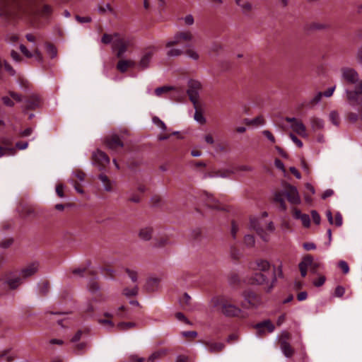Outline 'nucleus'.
I'll use <instances>...</instances> for the list:
<instances>
[{"instance_id":"obj_32","label":"nucleus","mask_w":362,"mask_h":362,"mask_svg":"<svg viewBox=\"0 0 362 362\" xmlns=\"http://www.w3.org/2000/svg\"><path fill=\"white\" fill-rule=\"evenodd\" d=\"M23 279L19 275L13 278H9L6 281V283L11 289H15L23 283Z\"/></svg>"},{"instance_id":"obj_3","label":"nucleus","mask_w":362,"mask_h":362,"mask_svg":"<svg viewBox=\"0 0 362 362\" xmlns=\"http://www.w3.org/2000/svg\"><path fill=\"white\" fill-rule=\"evenodd\" d=\"M214 307L226 317H238L242 312L241 309L232 303L225 296L216 297L212 299Z\"/></svg>"},{"instance_id":"obj_11","label":"nucleus","mask_w":362,"mask_h":362,"mask_svg":"<svg viewBox=\"0 0 362 362\" xmlns=\"http://www.w3.org/2000/svg\"><path fill=\"white\" fill-rule=\"evenodd\" d=\"M93 164L98 166L100 170L105 169L110 163V158L107 155L100 150H97L93 153Z\"/></svg>"},{"instance_id":"obj_58","label":"nucleus","mask_w":362,"mask_h":362,"mask_svg":"<svg viewBox=\"0 0 362 362\" xmlns=\"http://www.w3.org/2000/svg\"><path fill=\"white\" fill-rule=\"evenodd\" d=\"M64 185L62 184H58L56 186V193L60 198L64 197Z\"/></svg>"},{"instance_id":"obj_52","label":"nucleus","mask_w":362,"mask_h":362,"mask_svg":"<svg viewBox=\"0 0 362 362\" xmlns=\"http://www.w3.org/2000/svg\"><path fill=\"white\" fill-rule=\"evenodd\" d=\"M300 220L301 221L303 225L305 228H308L310 225V218L308 214H303L300 216Z\"/></svg>"},{"instance_id":"obj_4","label":"nucleus","mask_w":362,"mask_h":362,"mask_svg":"<svg viewBox=\"0 0 362 362\" xmlns=\"http://www.w3.org/2000/svg\"><path fill=\"white\" fill-rule=\"evenodd\" d=\"M276 282V275L275 272L272 274L271 282L268 280L267 274L261 272H255L248 280V283L252 285H266L265 291L267 293L271 292Z\"/></svg>"},{"instance_id":"obj_62","label":"nucleus","mask_w":362,"mask_h":362,"mask_svg":"<svg viewBox=\"0 0 362 362\" xmlns=\"http://www.w3.org/2000/svg\"><path fill=\"white\" fill-rule=\"evenodd\" d=\"M344 293H345V289L344 287H342L341 286H338L336 287L335 291H334L335 296L341 297L344 296Z\"/></svg>"},{"instance_id":"obj_19","label":"nucleus","mask_w":362,"mask_h":362,"mask_svg":"<svg viewBox=\"0 0 362 362\" xmlns=\"http://www.w3.org/2000/svg\"><path fill=\"white\" fill-rule=\"evenodd\" d=\"M235 2L243 15L247 16L252 12L253 6L248 0H235Z\"/></svg>"},{"instance_id":"obj_12","label":"nucleus","mask_w":362,"mask_h":362,"mask_svg":"<svg viewBox=\"0 0 362 362\" xmlns=\"http://www.w3.org/2000/svg\"><path fill=\"white\" fill-rule=\"evenodd\" d=\"M201 88V83L197 81H191L189 82V88L187 93L190 101L196 107L199 99V90Z\"/></svg>"},{"instance_id":"obj_40","label":"nucleus","mask_w":362,"mask_h":362,"mask_svg":"<svg viewBox=\"0 0 362 362\" xmlns=\"http://www.w3.org/2000/svg\"><path fill=\"white\" fill-rule=\"evenodd\" d=\"M245 123L247 124L263 125L264 124V119L263 117L258 116L252 119H245Z\"/></svg>"},{"instance_id":"obj_46","label":"nucleus","mask_w":362,"mask_h":362,"mask_svg":"<svg viewBox=\"0 0 362 362\" xmlns=\"http://www.w3.org/2000/svg\"><path fill=\"white\" fill-rule=\"evenodd\" d=\"M152 121L155 125L160 128L163 131H165L167 129L165 124L158 117H153L152 118Z\"/></svg>"},{"instance_id":"obj_29","label":"nucleus","mask_w":362,"mask_h":362,"mask_svg":"<svg viewBox=\"0 0 362 362\" xmlns=\"http://www.w3.org/2000/svg\"><path fill=\"white\" fill-rule=\"evenodd\" d=\"M304 257H308L310 260V264L308 266V268L310 269V271L313 274H317L318 270L322 267V264L317 261H314V259L313 256L310 255H308L305 256Z\"/></svg>"},{"instance_id":"obj_20","label":"nucleus","mask_w":362,"mask_h":362,"mask_svg":"<svg viewBox=\"0 0 362 362\" xmlns=\"http://www.w3.org/2000/svg\"><path fill=\"white\" fill-rule=\"evenodd\" d=\"M279 344L282 353L286 358H291L293 356L295 350L288 341L284 339H279Z\"/></svg>"},{"instance_id":"obj_2","label":"nucleus","mask_w":362,"mask_h":362,"mask_svg":"<svg viewBox=\"0 0 362 362\" xmlns=\"http://www.w3.org/2000/svg\"><path fill=\"white\" fill-rule=\"evenodd\" d=\"M274 196V202L279 204L280 209L284 211L286 210L285 196L291 204H299L300 203V197L297 188L291 185H287L284 191L276 192Z\"/></svg>"},{"instance_id":"obj_45","label":"nucleus","mask_w":362,"mask_h":362,"mask_svg":"<svg viewBox=\"0 0 362 362\" xmlns=\"http://www.w3.org/2000/svg\"><path fill=\"white\" fill-rule=\"evenodd\" d=\"M16 153L14 148H8L0 146V157L5 155H13Z\"/></svg>"},{"instance_id":"obj_25","label":"nucleus","mask_w":362,"mask_h":362,"mask_svg":"<svg viewBox=\"0 0 362 362\" xmlns=\"http://www.w3.org/2000/svg\"><path fill=\"white\" fill-rule=\"evenodd\" d=\"M153 230L151 227H145L141 228L139 232V237L144 241L150 240L153 235Z\"/></svg>"},{"instance_id":"obj_50","label":"nucleus","mask_w":362,"mask_h":362,"mask_svg":"<svg viewBox=\"0 0 362 362\" xmlns=\"http://www.w3.org/2000/svg\"><path fill=\"white\" fill-rule=\"evenodd\" d=\"M338 267L342 270L344 274H346L349 272V264L344 260H340L338 262Z\"/></svg>"},{"instance_id":"obj_54","label":"nucleus","mask_w":362,"mask_h":362,"mask_svg":"<svg viewBox=\"0 0 362 362\" xmlns=\"http://www.w3.org/2000/svg\"><path fill=\"white\" fill-rule=\"evenodd\" d=\"M343 223V219L342 216L340 212H337L335 214V218L334 220V224H335L336 226L340 227Z\"/></svg>"},{"instance_id":"obj_18","label":"nucleus","mask_w":362,"mask_h":362,"mask_svg":"<svg viewBox=\"0 0 362 362\" xmlns=\"http://www.w3.org/2000/svg\"><path fill=\"white\" fill-rule=\"evenodd\" d=\"M41 100L37 95H32L28 100H25V105L23 106L24 110H35L40 107Z\"/></svg>"},{"instance_id":"obj_10","label":"nucleus","mask_w":362,"mask_h":362,"mask_svg":"<svg viewBox=\"0 0 362 362\" xmlns=\"http://www.w3.org/2000/svg\"><path fill=\"white\" fill-rule=\"evenodd\" d=\"M87 288L93 296H95L90 299L91 302L100 303L105 300V296L100 292V286L95 279L89 281Z\"/></svg>"},{"instance_id":"obj_55","label":"nucleus","mask_w":362,"mask_h":362,"mask_svg":"<svg viewBox=\"0 0 362 362\" xmlns=\"http://www.w3.org/2000/svg\"><path fill=\"white\" fill-rule=\"evenodd\" d=\"M13 238H6L0 243V247L4 249H6V248L9 247L13 244Z\"/></svg>"},{"instance_id":"obj_17","label":"nucleus","mask_w":362,"mask_h":362,"mask_svg":"<svg viewBox=\"0 0 362 362\" xmlns=\"http://www.w3.org/2000/svg\"><path fill=\"white\" fill-rule=\"evenodd\" d=\"M255 328L257 330L258 335L261 336L264 334V328H266L269 333L274 332V325L269 320H264L255 325Z\"/></svg>"},{"instance_id":"obj_47","label":"nucleus","mask_w":362,"mask_h":362,"mask_svg":"<svg viewBox=\"0 0 362 362\" xmlns=\"http://www.w3.org/2000/svg\"><path fill=\"white\" fill-rule=\"evenodd\" d=\"M244 243L245 245L248 247H252L255 245V240L253 235H246L244 238Z\"/></svg>"},{"instance_id":"obj_28","label":"nucleus","mask_w":362,"mask_h":362,"mask_svg":"<svg viewBox=\"0 0 362 362\" xmlns=\"http://www.w3.org/2000/svg\"><path fill=\"white\" fill-rule=\"evenodd\" d=\"M119 35L120 34L119 33H114L112 35L105 33L101 37V42L105 45H109L110 43L113 45L115 40L118 38Z\"/></svg>"},{"instance_id":"obj_61","label":"nucleus","mask_w":362,"mask_h":362,"mask_svg":"<svg viewBox=\"0 0 362 362\" xmlns=\"http://www.w3.org/2000/svg\"><path fill=\"white\" fill-rule=\"evenodd\" d=\"M126 308L123 305L120 306L116 312V315L121 318L127 317V313L124 312Z\"/></svg>"},{"instance_id":"obj_21","label":"nucleus","mask_w":362,"mask_h":362,"mask_svg":"<svg viewBox=\"0 0 362 362\" xmlns=\"http://www.w3.org/2000/svg\"><path fill=\"white\" fill-rule=\"evenodd\" d=\"M291 128L299 136L307 138L308 136L307 132H306V127L304 125V124L300 121L298 120L296 123H293L291 124Z\"/></svg>"},{"instance_id":"obj_1","label":"nucleus","mask_w":362,"mask_h":362,"mask_svg":"<svg viewBox=\"0 0 362 362\" xmlns=\"http://www.w3.org/2000/svg\"><path fill=\"white\" fill-rule=\"evenodd\" d=\"M18 11H22L33 18L37 16L47 18L52 14V8L45 4L42 9H39L35 0H28L25 5L22 4L21 0H0V16L6 18H13Z\"/></svg>"},{"instance_id":"obj_5","label":"nucleus","mask_w":362,"mask_h":362,"mask_svg":"<svg viewBox=\"0 0 362 362\" xmlns=\"http://www.w3.org/2000/svg\"><path fill=\"white\" fill-rule=\"evenodd\" d=\"M345 100L352 107L358 106L362 103V79L354 88L345 89Z\"/></svg>"},{"instance_id":"obj_59","label":"nucleus","mask_w":362,"mask_h":362,"mask_svg":"<svg viewBox=\"0 0 362 362\" xmlns=\"http://www.w3.org/2000/svg\"><path fill=\"white\" fill-rule=\"evenodd\" d=\"M311 215L314 223L317 225L320 223L321 218L320 214L315 210L311 211Z\"/></svg>"},{"instance_id":"obj_37","label":"nucleus","mask_w":362,"mask_h":362,"mask_svg":"<svg viewBox=\"0 0 362 362\" xmlns=\"http://www.w3.org/2000/svg\"><path fill=\"white\" fill-rule=\"evenodd\" d=\"M232 174H234V170H221L215 173L214 175H209L210 177H220L223 178L228 177Z\"/></svg>"},{"instance_id":"obj_34","label":"nucleus","mask_w":362,"mask_h":362,"mask_svg":"<svg viewBox=\"0 0 362 362\" xmlns=\"http://www.w3.org/2000/svg\"><path fill=\"white\" fill-rule=\"evenodd\" d=\"M98 178L103 184V187L105 191L111 192L112 190L111 182L106 175L102 173L99 175Z\"/></svg>"},{"instance_id":"obj_31","label":"nucleus","mask_w":362,"mask_h":362,"mask_svg":"<svg viewBox=\"0 0 362 362\" xmlns=\"http://www.w3.org/2000/svg\"><path fill=\"white\" fill-rule=\"evenodd\" d=\"M310 264V260L308 257H303L302 261L299 263L298 267L303 277H305L307 275V271Z\"/></svg>"},{"instance_id":"obj_16","label":"nucleus","mask_w":362,"mask_h":362,"mask_svg":"<svg viewBox=\"0 0 362 362\" xmlns=\"http://www.w3.org/2000/svg\"><path fill=\"white\" fill-rule=\"evenodd\" d=\"M245 301L252 307H257L262 303L261 297L253 291H246L243 294Z\"/></svg>"},{"instance_id":"obj_22","label":"nucleus","mask_w":362,"mask_h":362,"mask_svg":"<svg viewBox=\"0 0 362 362\" xmlns=\"http://www.w3.org/2000/svg\"><path fill=\"white\" fill-rule=\"evenodd\" d=\"M153 52L151 51L145 52L142 55V57L139 62V64H138L139 67L141 69H147L149 66V64H150V62L153 57Z\"/></svg>"},{"instance_id":"obj_30","label":"nucleus","mask_w":362,"mask_h":362,"mask_svg":"<svg viewBox=\"0 0 362 362\" xmlns=\"http://www.w3.org/2000/svg\"><path fill=\"white\" fill-rule=\"evenodd\" d=\"M256 268L253 267L254 269L259 270L260 272H267L270 269V264L268 261L264 259H259L255 262Z\"/></svg>"},{"instance_id":"obj_51","label":"nucleus","mask_w":362,"mask_h":362,"mask_svg":"<svg viewBox=\"0 0 362 362\" xmlns=\"http://www.w3.org/2000/svg\"><path fill=\"white\" fill-rule=\"evenodd\" d=\"M325 281L326 277L324 275H320L317 279L313 281V284L316 287H320L325 284Z\"/></svg>"},{"instance_id":"obj_6","label":"nucleus","mask_w":362,"mask_h":362,"mask_svg":"<svg viewBox=\"0 0 362 362\" xmlns=\"http://www.w3.org/2000/svg\"><path fill=\"white\" fill-rule=\"evenodd\" d=\"M187 47L185 51L179 48H170L168 52L167 56L169 57H175L182 55V54H186L189 58L197 61L199 59V53L194 49V48L191 47L189 46H186Z\"/></svg>"},{"instance_id":"obj_36","label":"nucleus","mask_w":362,"mask_h":362,"mask_svg":"<svg viewBox=\"0 0 362 362\" xmlns=\"http://www.w3.org/2000/svg\"><path fill=\"white\" fill-rule=\"evenodd\" d=\"M139 293V287L138 286H134L132 288H124L122 291L123 295L126 297H132L136 296Z\"/></svg>"},{"instance_id":"obj_49","label":"nucleus","mask_w":362,"mask_h":362,"mask_svg":"<svg viewBox=\"0 0 362 362\" xmlns=\"http://www.w3.org/2000/svg\"><path fill=\"white\" fill-rule=\"evenodd\" d=\"M126 273L128 274L129 277L133 282H136L138 279V274L137 272L132 270L130 269H125Z\"/></svg>"},{"instance_id":"obj_27","label":"nucleus","mask_w":362,"mask_h":362,"mask_svg":"<svg viewBox=\"0 0 362 362\" xmlns=\"http://www.w3.org/2000/svg\"><path fill=\"white\" fill-rule=\"evenodd\" d=\"M313 131L316 132L324 128V121L320 118L313 117L310 119Z\"/></svg>"},{"instance_id":"obj_41","label":"nucleus","mask_w":362,"mask_h":362,"mask_svg":"<svg viewBox=\"0 0 362 362\" xmlns=\"http://www.w3.org/2000/svg\"><path fill=\"white\" fill-rule=\"evenodd\" d=\"M207 196V205L213 209H220L218 204V201L212 196V195H208Z\"/></svg>"},{"instance_id":"obj_48","label":"nucleus","mask_w":362,"mask_h":362,"mask_svg":"<svg viewBox=\"0 0 362 362\" xmlns=\"http://www.w3.org/2000/svg\"><path fill=\"white\" fill-rule=\"evenodd\" d=\"M173 88L171 86H161L158 87L155 90V94L157 96H160L163 93H168L170 90H172Z\"/></svg>"},{"instance_id":"obj_15","label":"nucleus","mask_w":362,"mask_h":362,"mask_svg":"<svg viewBox=\"0 0 362 362\" xmlns=\"http://www.w3.org/2000/svg\"><path fill=\"white\" fill-rule=\"evenodd\" d=\"M264 224L262 219L257 218H250V228L254 229L264 240L267 241V239L263 228Z\"/></svg>"},{"instance_id":"obj_13","label":"nucleus","mask_w":362,"mask_h":362,"mask_svg":"<svg viewBox=\"0 0 362 362\" xmlns=\"http://www.w3.org/2000/svg\"><path fill=\"white\" fill-rule=\"evenodd\" d=\"M105 143L107 147L114 151H117L119 148L124 146L120 137L117 134H112L105 138Z\"/></svg>"},{"instance_id":"obj_53","label":"nucleus","mask_w":362,"mask_h":362,"mask_svg":"<svg viewBox=\"0 0 362 362\" xmlns=\"http://www.w3.org/2000/svg\"><path fill=\"white\" fill-rule=\"evenodd\" d=\"M87 345L86 342H81L76 344L74 346V351L76 354H81L80 351L84 350L87 347Z\"/></svg>"},{"instance_id":"obj_57","label":"nucleus","mask_w":362,"mask_h":362,"mask_svg":"<svg viewBox=\"0 0 362 362\" xmlns=\"http://www.w3.org/2000/svg\"><path fill=\"white\" fill-rule=\"evenodd\" d=\"M289 137L293 141V142L299 148L303 147V142L293 133H290Z\"/></svg>"},{"instance_id":"obj_35","label":"nucleus","mask_w":362,"mask_h":362,"mask_svg":"<svg viewBox=\"0 0 362 362\" xmlns=\"http://www.w3.org/2000/svg\"><path fill=\"white\" fill-rule=\"evenodd\" d=\"M97 11L100 15H104L107 12H110L111 13H114V9L111 7L110 4H106L105 5H103L102 4H98L97 6Z\"/></svg>"},{"instance_id":"obj_23","label":"nucleus","mask_w":362,"mask_h":362,"mask_svg":"<svg viewBox=\"0 0 362 362\" xmlns=\"http://www.w3.org/2000/svg\"><path fill=\"white\" fill-rule=\"evenodd\" d=\"M135 62L131 59H122L119 60L117 64V69L121 72V73H125L127 69L130 67H134L135 66Z\"/></svg>"},{"instance_id":"obj_24","label":"nucleus","mask_w":362,"mask_h":362,"mask_svg":"<svg viewBox=\"0 0 362 362\" xmlns=\"http://www.w3.org/2000/svg\"><path fill=\"white\" fill-rule=\"evenodd\" d=\"M205 345L206 346L208 351L211 353H218L225 347L224 344L221 342L207 341L205 343Z\"/></svg>"},{"instance_id":"obj_7","label":"nucleus","mask_w":362,"mask_h":362,"mask_svg":"<svg viewBox=\"0 0 362 362\" xmlns=\"http://www.w3.org/2000/svg\"><path fill=\"white\" fill-rule=\"evenodd\" d=\"M194 40V36L190 31H183L177 33L172 40L166 42V47L170 48L171 47L181 44L184 42H192Z\"/></svg>"},{"instance_id":"obj_56","label":"nucleus","mask_w":362,"mask_h":362,"mask_svg":"<svg viewBox=\"0 0 362 362\" xmlns=\"http://www.w3.org/2000/svg\"><path fill=\"white\" fill-rule=\"evenodd\" d=\"M322 97V93L318 92L310 101L311 105H314L320 102Z\"/></svg>"},{"instance_id":"obj_43","label":"nucleus","mask_w":362,"mask_h":362,"mask_svg":"<svg viewBox=\"0 0 362 362\" xmlns=\"http://www.w3.org/2000/svg\"><path fill=\"white\" fill-rule=\"evenodd\" d=\"M194 107L196 109L195 112H194V119L197 122H199V123H200L202 124H205L206 123V119L204 117L203 114L202 113V112H200V111H199L197 110V106Z\"/></svg>"},{"instance_id":"obj_63","label":"nucleus","mask_w":362,"mask_h":362,"mask_svg":"<svg viewBox=\"0 0 362 362\" xmlns=\"http://www.w3.org/2000/svg\"><path fill=\"white\" fill-rule=\"evenodd\" d=\"M20 49L21 51L22 52V53L25 56L27 57L28 58H30L33 57V54H32L28 49L27 47L23 45H20Z\"/></svg>"},{"instance_id":"obj_26","label":"nucleus","mask_w":362,"mask_h":362,"mask_svg":"<svg viewBox=\"0 0 362 362\" xmlns=\"http://www.w3.org/2000/svg\"><path fill=\"white\" fill-rule=\"evenodd\" d=\"M160 283L158 278H150L147 280L145 288L148 292H153L157 290Z\"/></svg>"},{"instance_id":"obj_39","label":"nucleus","mask_w":362,"mask_h":362,"mask_svg":"<svg viewBox=\"0 0 362 362\" xmlns=\"http://www.w3.org/2000/svg\"><path fill=\"white\" fill-rule=\"evenodd\" d=\"M136 326L134 322H119L117 325V329L118 331H126Z\"/></svg>"},{"instance_id":"obj_33","label":"nucleus","mask_w":362,"mask_h":362,"mask_svg":"<svg viewBox=\"0 0 362 362\" xmlns=\"http://www.w3.org/2000/svg\"><path fill=\"white\" fill-rule=\"evenodd\" d=\"M49 291V283L48 281L45 280L38 284V293L42 296H45L48 294Z\"/></svg>"},{"instance_id":"obj_38","label":"nucleus","mask_w":362,"mask_h":362,"mask_svg":"<svg viewBox=\"0 0 362 362\" xmlns=\"http://www.w3.org/2000/svg\"><path fill=\"white\" fill-rule=\"evenodd\" d=\"M45 49H46L47 53L50 56L51 58L53 59L57 57V49L54 45H52L51 43H46Z\"/></svg>"},{"instance_id":"obj_44","label":"nucleus","mask_w":362,"mask_h":362,"mask_svg":"<svg viewBox=\"0 0 362 362\" xmlns=\"http://www.w3.org/2000/svg\"><path fill=\"white\" fill-rule=\"evenodd\" d=\"M329 117L331 122L333 124H334L336 126H338L339 124L340 119H339V114L337 113V112L332 111L329 113Z\"/></svg>"},{"instance_id":"obj_14","label":"nucleus","mask_w":362,"mask_h":362,"mask_svg":"<svg viewBox=\"0 0 362 362\" xmlns=\"http://www.w3.org/2000/svg\"><path fill=\"white\" fill-rule=\"evenodd\" d=\"M40 267V264L38 262H32L27 266H25L24 268H23L20 272V276L23 279L29 278L34 274H35Z\"/></svg>"},{"instance_id":"obj_60","label":"nucleus","mask_w":362,"mask_h":362,"mask_svg":"<svg viewBox=\"0 0 362 362\" xmlns=\"http://www.w3.org/2000/svg\"><path fill=\"white\" fill-rule=\"evenodd\" d=\"M75 18L80 23H90L92 21V18L88 16L81 17L80 16L76 15L75 16Z\"/></svg>"},{"instance_id":"obj_42","label":"nucleus","mask_w":362,"mask_h":362,"mask_svg":"<svg viewBox=\"0 0 362 362\" xmlns=\"http://www.w3.org/2000/svg\"><path fill=\"white\" fill-rule=\"evenodd\" d=\"M254 170L253 167L249 165H240L235 168L234 173L239 172H252Z\"/></svg>"},{"instance_id":"obj_9","label":"nucleus","mask_w":362,"mask_h":362,"mask_svg":"<svg viewBox=\"0 0 362 362\" xmlns=\"http://www.w3.org/2000/svg\"><path fill=\"white\" fill-rule=\"evenodd\" d=\"M341 78L348 84L358 85L360 82V76L358 71L350 67L342 68Z\"/></svg>"},{"instance_id":"obj_64","label":"nucleus","mask_w":362,"mask_h":362,"mask_svg":"<svg viewBox=\"0 0 362 362\" xmlns=\"http://www.w3.org/2000/svg\"><path fill=\"white\" fill-rule=\"evenodd\" d=\"M356 60L358 64L362 65V45L357 50Z\"/></svg>"},{"instance_id":"obj_8","label":"nucleus","mask_w":362,"mask_h":362,"mask_svg":"<svg viewBox=\"0 0 362 362\" xmlns=\"http://www.w3.org/2000/svg\"><path fill=\"white\" fill-rule=\"evenodd\" d=\"M129 45V40L120 35L119 37L115 40L113 45H112V52H116L117 58H122L127 51Z\"/></svg>"}]
</instances>
